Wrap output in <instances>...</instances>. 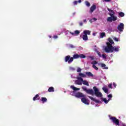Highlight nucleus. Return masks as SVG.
<instances>
[{"label": "nucleus", "instance_id": "9d476101", "mask_svg": "<svg viewBox=\"0 0 126 126\" xmlns=\"http://www.w3.org/2000/svg\"><path fill=\"white\" fill-rule=\"evenodd\" d=\"M88 97L90 99H91V100H92V101H94V102H95V103H99L100 102V100H99L98 99H96L92 96H88Z\"/></svg>", "mask_w": 126, "mask_h": 126}, {"label": "nucleus", "instance_id": "c85d7f7f", "mask_svg": "<svg viewBox=\"0 0 126 126\" xmlns=\"http://www.w3.org/2000/svg\"><path fill=\"white\" fill-rule=\"evenodd\" d=\"M91 64H93V65H95V64H97L98 63V62L96 61H94L92 62L91 63Z\"/></svg>", "mask_w": 126, "mask_h": 126}, {"label": "nucleus", "instance_id": "de8ad7c7", "mask_svg": "<svg viewBox=\"0 0 126 126\" xmlns=\"http://www.w3.org/2000/svg\"><path fill=\"white\" fill-rule=\"evenodd\" d=\"M93 36H95L96 33H93Z\"/></svg>", "mask_w": 126, "mask_h": 126}, {"label": "nucleus", "instance_id": "7ed1b4c3", "mask_svg": "<svg viewBox=\"0 0 126 126\" xmlns=\"http://www.w3.org/2000/svg\"><path fill=\"white\" fill-rule=\"evenodd\" d=\"M106 44L107 46L104 48V51L106 53H115L120 51V46L114 47L109 42H107Z\"/></svg>", "mask_w": 126, "mask_h": 126}, {"label": "nucleus", "instance_id": "6e6552de", "mask_svg": "<svg viewBox=\"0 0 126 126\" xmlns=\"http://www.w3.org/2000/svg\"><path fill=\"white\" fill-rule=\"evenodd\" d=\"M75 97L76 98H81L82 97H85V95H84L82 93L78 92L75 94Z\"/></svg>", "mask_w": 126, "mask_h": 126}, {"label": "nucleus", "instance_id": "37998d69", "mask_svg": "<svg viewBox=\"0 0 126 126\" xmlns=\"http://www.w3.org/2000/svg\"><path fill=\"white\" fill-rule=\"evenodd\" d=\"M108 98H112L113 97V95L112 94H109L108 95Z\"/></svg>", "mask_w": 126, "mask_h": 126}, {"label": "nucleus", "instance_id": "7c9ffc66", "mask_svg": "<svg viewBox=\"0 0 126 126\" xmlns=\"http://www.w3.org/2000/svg\"><path fill=\"white\" fill-rule=\"evenodd\" d=\"M93 68L95 69V70H98V69H99L98 67L96 66V65H93Z\"/></svg>", "mask_w": 126, "mask_h": 126}, {"label": "nucleus", "instance_id": "f704fd0d", "mask_svg": "<svg viewBox=\"0 0 126 126\" xmlns=\"http://www.w3.org/2000/svg\"><path fill=\"white\" fill-rule=\"evenodd\" d=\"M101 57H102L103 59H107V56H106V54H102Z\"/></svg>", "mask_w": 126, "mask_h": 126}, {"label": "nucleus", "instance_id": "0eeeda50", "mask_svg": "<svg viewBox=\"0 0 126 126\" xmlns=\"http://www.w3.org/2000/svg\"><path fill=\"white\" fill-rule=\"evenodd\" d=\"M125 27V25L123 23H120L117 27V29L120 31V32H123L124 31V27Z\"/></svg>", "mask_w": 126, "mask_h": 126}, {"label": "nucleus", "instance_id": "dca6fc26", "mask_svg": "<svg viewBox=\"0 0 126 126\" xmlns=\"http://www.w3.org/2000/svg\"><path fill=\"white\" fill-rule=\"evenodd\" d=\"M70 88H71V89H73L74 91H78L79 90H80V89L77 88L73 86H71Z\"/></svg>", "mask_w": 126, "mask_h": 126}, {"label": "nucleus", "instance_id": "8fccbe9b", "mask_svg": "<svg viewBox=\"0 0 126 126\" xmlns=\"http://www.w3.org/2000/svg\"><path fill=\"white\" fill-rule=\"evenodd\" d=\"M123 126H126V125H123Z\"/></svg>", "mask_w": 126, "mask_h": 126}, {"label": "nucleus", "instance_id": "20e7f679", "mask_svg": "<svg viewBox=\"0 0 126 126\" xmlns=\"http://www.w3.org/2000/svg\"><path fill=\"white\" fill-rule=\"evenodd\" d=\"M107 10L109 11L110 13H108V15L110 16V17H108L107 19V21H108V22H112L113 21H116V20H118V17L115 16L116 13L114 10L109 8H107Z\"/></svg>", "mask_w": 126, "mask_h": 126}, {"label": "nucleus", "instance_id": "4468645a", "mask_svg": "<svg viewBox=\"0 0 126 126\" xmlns=\"http://www.w3.org/2000/svg\"><path fill=\"white\" fill-rule=\"evenodd\" d=\"M85 73L89 77H93V76H94V75H93L91 72H86Z\"/></svg>", "mask_w": 126, "mask_h": 126}, {"label": "nucleus", "instance_id": "423d86ee", "mask_svg": "<svg viewBox=\"0 0 126 126\" xmlns=\"http://www.w3.org/2000/svg\"><path fill=\"white\" fill-rule=\"evenodd\" d=\"M77 79H78V80H81L84 85H86V86H89V83H88V82L86 80H84L83 78L79 77H77Z\"/></svg>", "mask_w": 126, "mask_h": 126}, {"label": "nucleus", "instance_id": "58836bf2", "mask_svg": "<svg viewBox=\"0 0 126 126\" xmlns=\"http://www.w3.org/2000/svg\"><path fill=\"white\" fill-rule=\"evenodd\" d=\"M53 38H54V39H58V35H54L53 36Z\"/></svg>", "mask_w": 126, "mask_h": 126}, {"label": "nucleus", "instance_id": "c03bdc74", "mask_svg": "<svg viewBox=\"0 0 126 126\" xmlns=\"http://www.w3.org/2000/svg\"><path fill=\"white\" fill-rule=\"evenodd\" d=\"M90 59H91L92 61H94V58H93V57H90Z\"/></svg>", "mask_w": 126, "mask_h": 126}, {"label": "nucleus", "instance_id": "393cba45", "mask_svg": "<svg viewBox=\"0 0 126 126\" xmlns=\"http://www.w3.org/2000/svg\"><path fill=\"white\" fill-rule=\"evenodd\" d=\"M103 37H106V33L105 32L100 33V38H103Z\"/></svg>", "mask_w": 126, "mask_h": 126}, {"label": "nucleus", "instance_id": "72a5a7b5", "mask_svg": "<svg viewBox=\"0 0 126 126\" xmlns=\"http://www.w3.org/2000/svg\"><path fill=\"white\" fill-rule=\"evenodd\" d=\"M112 85H113V84H112V83L109 84L108 85V87H109V88H111V89H113Z\"/></svg>", "mask_w": 126, "mask_h": 126}, {"label": "nucleus", "instance_id": "c756f323", "mask_svg": "<svg viewBox=\"0 0 126 126\" xmlns=\"http://www.w3.org/2000/svg\"><path fill=\"white\" fill-rule=\"evenodd\" d=\"M85 3L88 7L90 6V2H89L88 1H85Z\"/></svg>", "mask_w": 126, "mask_h": 126}, {"label": "nucleus", "instance_id": "ddd939ff", "mask_svg": "<svg viewBox=\"0 0 126 126\" xmlns=\"http://www.w3.org/2000/svg\"><path fill=\"white\" fill-rule=\"evenodd\" d=\"M75 84L77 85H82V81L80 80H76L75 81Z\"/></svg>", "mask_w": 126, "mask_h": 126}, {"label": "nucleus", "instance_id": "b1692460", "mask_svg": "<svg viewBox=\"0 0 126 126\" xmlns=\"http://www.w3.org/2000/svg\"><path fill=\"white\" fill-rule=\"evenodd\" d=\"M41 101H42V103L44 104V103H46V102H47V98H46V97H41Z\"/></svg>", "mask_w": 126, "mask_h": 126}, {"label": "nucleus", "instance_id": "1a4fd4ad", "mask_svg": "<svg viewBox=\"0 0 126 126\" xmlns=\"http://www.w3.org/2000/svg\"><path fill=\"white\" fill-rule=\"evenodd\" d=\"M81 101L85 105H89V102L87 101V99L84 97L81 98Z\"/></svg>", "mask_w": 126, "mask_h": 126}, {"label": "nucleus", "instance_id": "aec40b11", "mask_svg": "<svg viewBox=\"0 0 126 126\" xmlns=\"http://www.w3.org/2000/svg\"><path fill=\"white\" fill-rule=\"evenodd\" d=\"M108 41V43H110L111 45H115V42H114V41L112 40V38H109Z\"/></svg>", "mask_w": 126, "mask_h": 126}, {"label": "nucleus", "instance_id": "2f4dec72", "mask_svg": "<svg viewBox=\"0 0 126 126\" xmlns=\"http://www.w3.org/2000/svg\"><path fill=\"white\" fill-rule=\"evenodd\" d=\"M97 54L100 58L102 57V55H101V53L100 52L97 51Z\"/></svg>", "mask_w": 126, "mask_h": 126}, {"label": "nucleus", "instance_id": "bb28decb", "mask_svg": "<svg viewBox=\"0 0 126 126\" xmlns=\"http://www.w3.org/2000/svg\"><path fill=\"white\" fill-rule=\"evenodd\" d=\"M101 67H104V69H108V67H106V64H105L104 63H101Z\"/></svg>", "mask_w": 126, "mask_h": 126}, {"label": "nucleus", "instance_id": "a19ab883", "mask_svg": "<svg viewBox=\"0 0 126 126\" xmlns=\"http://www.w3.org/2000/svg\"><path fill=\"white\" fill-rule=\"evenodd\" d=\"M113 85L114 88H116V87H117V85L115 83H113Z\"/></svg>", "mask_w": 126, "mask_h": 126}, {"label": "nucleus", "instance_id": "09e8293b", "mask_svg": "<svg viewBox=\"0 0 126 126\" xmlns=\"http://www.w3.org/2000/svg\"><path fill=\"white\" fill-rule=\"evenodd\" d=\"M75 12H74L73 13V16H74V15H75Z\"/></svg>", "mask_w": 126, "mask_h": 126}, {"label": "nucleus", "instance_id": "9b49d317", "mask_svg": "<svg viewBox=\"0 0 126 126\" xmlns=\"http://www.w3.org/2000/svg\"><path fill=\"white\" fill-rule=\"evenodd\" d=\"M69 33L73 36H74V35H79V33H80V32H79V31L76 30L74 32H69Z\"/></svg>", "mask_w": 126, "mask_h": 126}, {"label": "nucleus", "instance_id": "a211bd4d", "mask_svg": "<svg viewBox=\"0 0 126 126\" xmlns=\"http://www.w3.org/2000/svg\"><path fill=\"white\" fill-rule=\"evenodd\" d=\"M102 90L104 91V92H105V93H106V94H108L109 90H108L107 88L104 87L102 88Z\"/></svg>", "mask_w": 126, "mask_h": 126}, {"label": "nucleus", "instance_id": "6ab92c4d", "mask_svg": "<svg viewBox=\"0 0 126 126\" xmlns=\"http://www.w3.org/2000/svg\"><path fill=\"white\" fill-rule=\"evenodd\" d=\"M39 99H40L39 98V94H37L35 95L34 97H33L32 100L33 101H36V100H37V99L39 100Z\"/></svg>", "mask_w": 126, "mask_h": 126}, {"label": "nucleus", "instance_id": "c9c22d12", "mask_svg": "<svg viewBox=\"0 0 126 126\" xmlns=\"http://www.w3.org/2000/svg\"><path fill=\"white\" fill-rule=\"evenodd\" d=\"M69 69H70V70H75V68H74L73 67H70Z\"/></svg>", "mask_w": 126, "mask_h": 126}, {"label": "nucleus", "instance_id": "473e14b6", "mask_svg": "<svg viewBox=\"0 0 126 126\" xmlns=\"http://www.w3.org/2000/svg\"><path fill=\"white\" fill-rule=\"evenodd\" d=\"M81 68L80 67H78L77 69V72H81Z\"/></svg>", "mask_w": 126, "mask_h": 126}, {"label": "nucleus", "instance_id": "2eb2a0df", "mask_svg": "<svg viewBox=\"0 0 126 126\" xmlns=\"http://www.w3.org/2000/svg\"><path fill=\"white\" fill-rule=\"evenodd\" d=\"M82 39L84 40V41H87L88 40V36L87 35L84 34L82 36Z\"/></svg>", "mask_w": 126, "mask_h": 126}, {"label": "nucleus", "instance_id": "4be33fe9", "mask_svg": "<svg viewBox=\"0 0 126 126\" xmlns=\"http://www.w3.org/2000/svg\"><path fill=\"white\" fill-rule=\"evenodd\" d=\"M81 0H79L78 1H74L73 2V5H76L79 2V3H80L81 2Z\"/></svg>", "mask_w": 126, "mask_h": 126}, {"label": "nucleus", "instance_id": "f03ea898", "mask_svg": "<svg viewBox=\"0 0 126 126\" xmlns=\"http://www.w3.org/2000/svg\"><path fill=\"white\" fill-rule=\"evenodd\" d=\"M86 58V56L84 55V54H74L73 56V57H70V56L68 55L65 57V62L67 63H71L72 62H73L74 59H85Z\"/></svg>", "mask_w": 126, "mask_h": 126}, {"label": "nucleus", "instance_id": "79ce46f5", "mask_svg": "<svg viewBox=\"0 0 126 126\" xmlns=\"http://www.w3.org/2000/svg\"><path fill=\"white\" fill-rule=\"evenodd\" d=\"M79 25H80V26H83V23H82V22H80V23H79Z\"/></svg>", "mask_w": 126, "mask_h": 126}, {"label": "nucleus", "instance_id": "ea45409f", "mask_svg": "<svg viewBox=\"0 0 126 126\" xmlns=\"http://www.w3.org/2000/svg\"><path fill=\"white\" fill-rule=\"evenodd\" d=\"M103 1H105L106 2H109L111 1V0H103Z\"/></svg>", "mask_w": 126, "mask_h": 126}, {"label": "nucleus", "instance_id": "39448f33", "mask_svg": "<svg viewBox=\"0 0 126 126\" xmlns=\"http://www.w3.org/2000/svg\"><path fill=\"white\" fill-rule=\"evenodd\" d=\"M110 119L112 121L113 123L115 124L116 126H120V120L117 119L115 117H111L110 118Z\"/></svg>", "mask_w": 126, "mask_h": 126}, {"label": "nucleus", "instance_id": "a878e982", "mask_svg": "<svg viewBox=\"0 0 126 126\" xmlns=\"http://www.w3.org/2000/svg\"><path fill=\"white\" fill-rule=\"evenodd\" d=\"M119 15L120 16V17H124V16H125V13L120 12L119 13Z\"/></svg>", "mask_w": 126, "mask_h": 126}, {"label": "nucleus", "instance_id": "49530a36", "mask_svg": "<svg viewBox=\"0 0 126 126\" xmlns=\"http://www.w3.org/2000/svg\"><path fill=\"white\" fill-rule=\"evenodd\" d=\"M93 20H94V21H96V20H97V19H96L95 18H93Z\"/></svg>", "mask_w": 126, "mask_h": 126}, {"label": "nucleus", "instance_id": "f3484780", "mask_svg": "<svg viewBox=\"0 0 126 126\" xmlns=\"http://www.w3.org/2000/svg\"><path fill=\"white\" fill-rule=\"evenodd\" d=\"M84 34H86V35H90V34H91V32L89 30H85L84 31Z\"/></svg>", "mask_w": 126, "mask_h": 126}, {"label": "nucleus", "instance_id": "f257e3e1", "mask_svg": "<svg viewBox=\"0 0 126 126\" xmlns=\"http://www.w3.org/2000/svg\"><path fill=\"white\" fill-rule=\"evenodd\" d=\"M82 89L83 91H85L87 94H90V95H94L95 94V96L98 97H103V94L99 92V89L96 86L93 87L94 91L92 89L87 90V88L84 86L82 87Z\"/></svg>", "mask_w": 126, "mask_h": 126}, {"label": "nucleus", "instance_id": "f8f14e48", "mask_svg": "<svg viewBox=\"0 0 126 126\" xmlns=\"http://www.w3.org/2000/svg\"><path fill=\"white\" fill-rule=\"evenodd\" d=\"M96 9V5L93 4L90 8V12L92 13Z\"/></svg>", "mask_w": 126, "mask_h": 126}, {"label": "nucleus", "instance_id": "4c0bfd02", "mask_svg": "<svg viewBox=\"0 0 126 126\" xmlns=\"http://www.w3.org/2000/svg\"><path fill=\"white\" fill-rule=\"evenodd\" d=\"M70 48L73 49V48H75V47L74 46V45L71 44V45H70Z\"/></svg>", "mask_w": 126, "mask_h": 126}, {"label": "nucleus", "instance_id": "5701e85b", "mask_svg": "<svg viewBox=\"0 0 126 126\" xmlns=\"http://www.w3.org/2000/svg\"><path fill=\"white\" fill-rule=\"evenodd\" d=\"M79 76L80 77H81V78H82V77H86V75L82 73H80L79 74Z\"/></svg>", "mask_w": 126, "mask_h": 126}, {"label": "nucleus", "instance_id": "e433bc0d", "mask_svg": "<svg viewBox=\"0 0 126 126\" xmlns=\"http://www.w3.org/2000/svg\"><path fill=\"white\" fill-rule=\"evenodd\" d=\"M113 39L114 41H116V42H119V38L114 37Z\"/></svg>", "mask_w": 126, "mask_h": 126}, {"label": "nucleus", "instance_id": "412c9836", "mask_svg": "<svg viewBox=\"0 0 126 126\" xmlns=\"http://www.w3.org/2000/svg\"><path fill=\"white\" fill-rule=\"evenodd\" d=\"M48 92H54L55 89L53 87H50L48 90Z\"/></svg>", "mask_w": 126, "mask_h": 126}, {"label": "nucleus", "instance_id": "a18cd8bd", "mask_svg": "<svg viewBox=\"0 0 126 126\" xmlns=\"http://www.w3.org/2000/svg\"><path fill=\"white\" fill-rule=\"evenodd\" d=\"M83 22L84 23H86L87 22V20H86V19H85V20H83Z\"/></svg>", "mask_w": 126, "mask_h": 126}, {"label": "nucleus", "instance_id": "cd10ccee", "mask_svg": "<svg viewBox=\"0 0 126 126\" xmlns=\"http://www.w3.org/2000/svg\"><path fill=\"white\" fill-rule=\"evenodd\" d=\"M102 101H104L105 104H108V102L110 101V99H108V100H107V99L106 98H104L102 99Z\"/></svg>", "mask_w": 126, "mask_h": 126}, {"label": "nucleus", "instance_id": "3c124183", "mask_svg": "<svg viewBox=\"0 0 126 126\" xmlns=\"http://www.w3.org/2000/svg\"><path fill=\"white\" fill-rule=\"evenodd\" d=\"M91 20H90V22H92V21H91Z\"/></svg>", "mask_w": 126, "mask_h": 126}]
</instances>
